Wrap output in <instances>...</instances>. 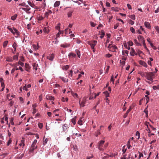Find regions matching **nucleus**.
<instances>
[{
  "instance_id": "nucleus-47",
  "label": "nucleus",
  "mask_w": 159,
  "mask_h": 159,
  "mask_svg": "<svg viewBox=\"0 0 159 159\" xmlns=\"http://www.w3.org/2000/svg\"><path fill=\"white\" fill-rule=\"evenodd\" d=\"M90 25L92 27H94L96 25V24L93 22H91L90 23Z\"/></svg>"
},
{
  "instance_id": "nucleus-61",
  "label": "nucleus",
  "mask_w": 159,
  "mask_h": 159,
  "mask_svg": "<svg viewBox=\"0 0 159 159\" xmlns=\"http://www.w3.org/2000/svg\"><path fill=\"white\" fill-rule=\"evenodd\" d=\"M129 45L130 46H132L133 45V43L132 41H129L128 42Z\"/></svg>"
},
{
  "instance_id": "nucleus-44",
  "label": "nucleus",
  "mask_w": 159,
  "mask_h": 159,
  "mask_svg": "<svg viewBox=\"0 0 159 159\" xmlns=\"http://www.w3.org/2000/svg\"><path fill=\"white\" fill-rule=\"evenodd\" d=\"M146 73H147V72H142V74H141V75L142 77L145 76L146 77Z\"/></svg>"
},
{
  "instance_id": "nucleus-8",
  "label": "nucleus",
  "mask_w": 159,
  "mask_h": 159,
  "mask_svg": "<svg viewBox=\"0 0 159 159\" xmlns=\"http://www.w3.org/2000/svg\"><path fill=\"white\" fill-rule=\"evenodd\" d=\"M139 62L140 64L143 65L145 67H147V64L144 61L140 60L139 61Z\"/></svg>"
},
{
  "instance_id": "nucleus-43",
  "label": "nucleus",
  "mask_w": 159,
  "mask_h": 159,
  "mask_svg": "<svg viewBox=\"0 0 159 159\" xmlns=\"http://www.w3.org/2000/svg\"><path fill=\"white\" fill-rule=\"evenodd\" d=\"M23 89L24 90H25L26 91H27L28 90V89L26 87V84H25V85L23 87Z\"/></svg>"
},
{
  "instance_id": "nucleus-31",
  "label": "nucleus",
  "mask_w": 159,
  "mask_h": 159,
  "mask_svg": "<svg viewBox=\"0 0 159 159\" xmlns=\"http://www.w3.org/2000/svg\"><path fill=\"white\" fill-rule=\"evenodd\" d=\"M142 42H143V45L144 47V48L146 49L147 50H148L147 47H146V44H145V42L144 40V39H143V41H142Z\"/></svg>"
},
{
  "instance_id": "nucleus-38",
  "label": "nucleus",
  "mask_w": 159,
  "mask_h": 159,
  "mask_svg": "<svg viewBox=\"0 0 159 159\" xmlns=\"http://www.w3.org/2000/svg\"><path fill=\"white\" fill-rule=\"evenodd\" d=\"M156 30L159 33V27L158 26H156L154 27Z\"/></svg>"
},
{
  "instance_id": "nucleus-46",
  "label": "nucleus",
  "mask_w": 159,
  "mask_h": 159,
  "mask_svg": "<svg viewBox=\"0 0 159 159\" xmlns=\"http://www.w3.org/2000/svg\"><path fill=\"white\" fill-rule=\"evenodd\" d=\"M38 125L40 129H41L43 127V124L41 123H39L38 124Z\"/></svg>"
},
{
  "instance_id": "nucleus-40",
  "label": "nucleus",
  "mask_w": 159,
  "mask_h": 159,
  "mask_svg": "<svg viewBox=\"0 0 159 159\" xmlns=\"http://www.w3.org/2000/svg\"><path fill=\"white\" fill-rule=\"evenodd\" d=\"M101 134L100 130H98L97 131V133H96L95 136L97 137L98 135H100Z\"/></svg>"
},
{
  "instance_id": "nucleus-29",
  "label": "nucleus",
  "mask_w": 159,
  "mask_h": 159,
  "mask_svg": "<svg viewBox=\"0 0 159 159\" xmlns=\"http://www.w3.org/2000/svg\"><path fill=\"white\" fill-rule=\"evenodd\" d=\"M68 56L69 57L72 56L73 57H76V55L74 53H70L69 54Z\"/></svg>"
},
{
  "instance_id": "nucleus-4",
  "label": "nucleus",
  "mask_w": 159,
  "mask_h": 159,
  "mask_svg": "<svg viewBox=\"0 0 159 159\" xmlns=\"http://www.w3.org/2000/svg\"><path fill=\"white\" fill-rule=\"evenodd\" d=\"M108 48L109 50L113 52L115 51L116 49H117V48L116 46L110 43L109 44Z\"/></svg>"
},
{
  "instance_id": "nucleus-16",
  "label": "nucleus",
  "mask_w": 159,
  "mask_h": 159,
  "mask_svg": "<svg viewBox=\"0 0 159 159\" xmlns=\"http://www.w3.org/2000/svg\"><path fill=\"white\" fill-rule=\"evenodd\" d=\"M60 1H57L55 2V3L54 4V6L55 7H58L60 4Z\"/></svg>"
},
{
  "instance_id": "nucleus-59",
  "label": "nucleus",
  "mask_w": 159,
  "mask_h": 159,
  "mask_svg": "<svg viewBox=\"0 0 159 159\" xmlns=\"http://www.w3.org/2000/svg\"><path fill=\"white\" fill-rule=\"evenodd\" d=\"M19 5L20 6H24L25 5V2H23L19 4Z\"/></svg>"
},
{
  "instance_id": "nucleus-19",
  "label": "nucleus",
  "mask_w": 159,
  "mask_h": 159,
  "mask_svg": "<svg viewBox=\"0 0 159 159\" xmlns=\"http://www.w3.org/2000/svg\"><path fill=\"white\" fill-rule=\"evenodd\" d=\"M76 54L78 56V57L80 58V51L77 49L75 50Z\"/></svg>"
},
{
  "instance_id": "nucleus-63",
  "label": "nucleus",
  "mask_w": 159,
  "mask_h": 159,
  "mask_svg": "<svg viewBox=\"0 0 159 159\" xmlns=\"http://www.w3.org/2000/svg\"><path fill=\"white\" fill-rule=\"evenodd\" d=\"M20 60L22 61H25L24 58L23 56H21L20 57Z\"/></svg>"
},
{
  "instance_id": "nucleus-39",
  "label": "nucleus",
  "mask_w": 159,
  "mask_h": 159,
  "mask_svg": "<svg viewBox=\"0 0 159 159\" xmlns=\"http://www.w3.org/2000/svg\"><path fill=\"white\" fill-rule=\"evenodd\" d=\"M18 63L22 66H24V63L20 61H19L18 62Z\"/></svg>"
},
{
  "instance_id": "nucleus-26",
  "label": "nucleus",
  "mask_w": 159,
  "mask_h": 159,
  "mask_svg": "<svg viewBox=\"0 0 159 159\" xmlns=\"http://www.w3.org/2000/svg\"><path fill=\"white\" fill-rule=\"evenodd\" d=\"M17 17V15L16 14L14 16H12L11 17V19L13 20H14L16 19Z\"/></svg>"
},
{
  "instance_id": "nucleus-24",
  "label": "nucleus",
  "mask_w": 159,
  "mask_h": 159,
  "mask_svg": "<svg viewBox=\"0 0 159 159\" xmlns=\"http://www.w3.org/2000/svg\"><path fill=\"white\" fill-rule=\"evenodd\" d=\"M152 88L154 90H159V85L157 86H153L152 87Z\"/></svg>"
},
{
  "instance_id": "nucleus-14",
  "label": "nucleus",
  "mask_w": 159,
  "mask_h": 159,
  "mask_svg": "<svg viewBox=\"0 0 159 159\" xmlns=\"http://www.w3.org/2000/svg\"><path fill=\"white\" fill-rule=\"evenodd\" d=\"M131 109V107H130L127 110L126 112L124 115V117L125 118L127 116L128 114L130 111Z\"/></svg>"
},
{
  "instance_id": "nucleus-60",
  "label": "nucleus",
  "mask_w": 159,
  "mask_h": 159,
  "mask_svg": "<svg viewBox=\"0 0 159 159\" xmlns=\"http://www.w3.org/2000/svg\"><path fill=\"white\" fill-rule=\"evenodd\" d=\"M71 121L73 125H75V120L74 119H72Z\"/></svg>"
},
{
  "instance_id": "nucleus-10",
  "label": "nucleus",
  "mask_w": 159,
  "mask_h": 159,
  "mask_svg": "<svg viewBox=\"0 0 159 159\" xmlns=\"http://www.w3.org/2000/svg\"><path fill=\"white\" fill-rule=\"evenodd\" d=\"M144 25L148 29H150L151 28L149 22L147 21L145 22Z\"/></svg>"
},
{
  "instance_id": "nucleus-52",
  "label": "nucleus",
  "mask_w": 159,
  "mask_h": 159,
  "mask_svg": "<svg viewBox=\"0 0 159 159\" xmlns=\"http://www.w3.org/2000/svg\"><path fill=\"white\" fill-rule=\"evenodd\" d=\"M25 67L27 68V69H29V64L28 63H26L25 64Z\"/></svg>"
},
{
  "instance_id": "nucleus-62",
  "label": "nucleus",
  "mask_w": 159,
  "mask_h": 159,
  "mask_svg": "<svg viewBox=\"0 0 159 159\" xmlns=\"http://www.w3.org/2000/svg\"><path fill=\"white\" fill-rule=\"evenodd\" d=\"M111 81L113 82V84L114 83V79L113 78V76H112L111 77Z\"/></svg>"
},
{
  "instance_id": "nucleus-1",
  "label": "nucleus",
  "mask_w": 159,
  "mask_h": 159,
  "mask_svg": "<svg viewBox=\"0 0 159 159\" xmlns=\"http://www.w3.org/2000/svg\"><path fill=\"white\" fill-rule=\"evenodd\" d=\"M105 142V141L102 140L98 142L97 147L100 151H104V148L103 147Z\"/></svg>"
},
{
  "instance_id": "nucleus-3",
  "label": "nucleus",
  "mask_w": 159,
  "mask_h": 159,
  "mask_svg": "<svg viewBox=\"0 0 159 159\" xmlns=\"http://www.w3.org/2000/svg\"><path fill=\"white\" fill-rule=\"evenodd\" d=\"M37 141L36 139H35L30 149V152H33L34 150L37 148V146H35Z\"/></svg>"
},
{
  "instance_id": "nucleus-49",
  "label": "nucleus",
  "mask_w": 159,
  "mask_h": 159,
  "mask_svg": "<svg viewBox=\"0 0 159 159\" xmlns=\"http://www.w3.org/2000/svg\"><path fill=\"white\" fill-rule=\"evenodd\" d=\"M43 18L42 16H39V17L38 20H43Z\"/></svg>"
},
{
  "instance_id": "nucleus-57",
  "label": "nucleus",
  "mask_w": 159,
  "mask_h": 159,
  "mask_svg": "<svg viewBox=\"0 0 159 159\" xmlns=\"http://www.w3.org/2000/svg\"><path fill=\"white\" fill-rule=\"evenodd\" d=\"M72 70H70V72L69 73V75L71 77L72 76Z\"/></svg>"
},
{
  "instance_id": "nucleus-53",
  "label": "nucleus",
  "mask_w": 159,
  "mask_h": 159,
  "mask_svg": "<svg viewBox=\"0 0 159 159\" xmlns=\"http://www.w3.org/2000/svg\"><path fill=\"white\" fill-rule=\"evenodd\" d=\"M10 94H8L7 95V99L8 100H11V99L10 98Z\"/></svg>"
},
{
  "instance_id": "nucleus-56",
  "label": "nucleus",
  "mask_w": 159,
  "mask_h": 159,
  "mask_svg": "<svg viewBox=\"0 0 159 159\" xmlns=\"http://www.w3.org/2000/svg\"><path fill=\"white\" fill-rule=\"evenodd\" d=\"M108 145V143H106L105 144H104V146L103 147L104 148V149L107 148V147Z\"/></svg>"
},
{
  "instance_id": "nucleus-6",
  "label": "nucleus",
  "mask_w": 159,
  "mask_h": 159,
  "mask_svg": "<svg viewBox=\"0 0 159 159\" xmlns=\"http://www.w3.org/2000/svg\"><path fill=\"white\" fill-rule=\"evenodd\" d=\"M86 101V98L85 97L83 98L81 102H80V100L79 101V103L80 106L81 107H84L85 105H84Z\"/></svg>"
},
{
  "instance_id": "nucleus-50",
  "label": "nucleus",
  "mask_w": 159,
  "mask_h": 159,
  "mask_svg": "<svg viewBox=\"0 0 159 159\" xmlns=\"http://www.w3.org/2000/svg\"><path fill=\"white\" fill-rule=\"evenodd\" d=\"M127 7H128V8L129 9H130V10L132 9V8L131 7V6L129 4H127Z\"/></svg>"
},
{
  "instance_id": "nucleus-64",
  "label": "nucleus",
  "mask_w": 159,
  "mask_h": 159,
  "mask_svg": "<svg viewBox=\"0 0 159 159\" xmlns=\"http://www.w3.org/2000/svg\"><path fill=\"white\" fill-rule=\"evenodd\" d=\"M159 12V7L157 8L156 10L155 11V12L156 13H158Z\"/></svg>"
},
{
  "instance_id": "nucleus-9",
  "label": "nucleus",
  "mask_w": 159,
  "mask_h": 159,
  "mask_svg": "<svg viewBox=\"0 0 159 159\" xmlns=\"http://www.w3.org/2000/svg\"><path fill=\"white\" fill-rule=\"evenodd\" d=\"M20 9H21L25 11H26L27 13H30V12H28L30 10V7H26V8H20Z\"/></svg>"
},
{
  "instance_id": "nucleus-22",
  "label": "nucleus",
  "mask_w": 159,
  "mask_h": 159,
  "mask_svg": "<svg viewBox=\"0 0 159 159\" xmlns=\"http://www.w3.org/2000/svg\"><path fill=\"white\" fill-rule=\"evenodd\" d=\"M67 126L66 125H64L63 126V131H65L67 129Z\"/></svg>"
},
{
  "instance_id": "nucleus-18",
  "label": "nucleus",
  "mask_w": 159,
  "mask_h": 159,
  "mask_svg": "<svg viewBox=\"0 0 159 159\" xmlns=\"http://www.w3.org/2000/svg\"><path fill=\"white\" fill-rule=\"evenodd\" d=\"M19 56V53H17L15 55H14L13 57V60H17L18 59V57Z\"/></svg>"
},
{
  "instance_id": "nucleus-25",
  "label": "nucleus",
  "mask_w": 159,
  "mask_h": 159,
  "mask_svg": "<svg viewBox=\"0 0 159 159\" xmlns=\"http://www.w3.org/2000/svg\"><path fill=\"white\" fill-rule=\"evenodd\" d=\"M101 36H100V38L102 39L105 35V32L103 31L102 30L101 31Z\"/></svg>"
},
{
  "instance_id": "nucleus-36",
  "label": "nucleus",
  "mask_w": 159,
  "mask_h": 159,
  "mask_svg": "<svg viewBox=\"0 0 159 159\" xmlns=\"http://www.w3.org/2000/svg\"><path fill=\"white\" fill-rule=\"evenodd\" d=\"M111 10L114 11H118V10L117 8H115L114 7H112L111 8Z\"/></svg>"
},
{
  "instance_id": "nucleus-37",
  "label": "nucleus",
  "mask_w": 159,
  "mask_h": 159,
  "mask_svg": "<svg viewBox=\"0 0 159 159\" xmlns=\"http://www.w3.org/2000/svg\"><path fill=\"white\" fill-rule=\"evenodd\" d=\"M130 29L131 32L133 33H135V30L133 27H130Z\"/></svg>"
},
{
  "instance_id": "nucleus-2",
  "label": "nucleus",
  "mask_w": 159,
  "mask_h": 159,
  "mask_svg": "<svg viewBox=\"0 0 159 159\" xmlns=\"http://www.w3.org/2000/svg\"><path fill=\"white\" fill-rule=\"evenodd\" d=\"M154 75V73L152 72H147L146 73V76L147 79L148 80L153 82V76Z\"/></svg>"
},
{
  "instance_id": "nucleus-55",
  "label": "nucleus",
  "mask_w": 159,
  "mask_h": 159,
  "mask_svg": "<svg viewBox=\"0 0 159 159\" xmlns=\"http://www.w3.org/2000/svg\"><path fill=\"white\" fill-rule=\"evenodd\" d=\"M49 99L50 100H53L54 99V98L52 96H49Z\"/></svg>"
},
{
  "instance_id": "nucleus-45",
  "label": "nucleus",
  "mask_w": 159,
  "mask_h": 159,
  "mask_svg": "<svg viewBox=\"0 0 159 159\" xmlns=\"http://www.w3.org/2000/svg\"><path fill=\"white\" fill-rule=\"evenodd\" d=\"M134 42L138 46H140L141 44L138 42H137V40L136 39L134 40Z\"/></svg>"
},
{
  "instance_id": "nucleus-12",
  "label": "nucleus",
  "mask_w": 159,
  "mask_h": 159,
  "mask_svg": "<svg viewBox=\"0 0 159 159\" xmlns=\"http://www.w3.org/2000/svg\"><path fill=\"white\" fill-rule=\"evenodd\" d=\"M130 54L131 56H134V54L137 55V53L135 52L133 48H131V51L130 52Z\"/></svg>"
},
{
  "instance_id": "nucleus-7",
  "label": "nucleus",
  "mask_w": 159,
  "mask_h": 159,
  "mask_svg": "<svg viewBox=\"0 0 159 159\" xmlns=\"http://www.w3.org/2000/svg\"><path fill=\"white\" fill-rule=\"evenodd\" d=\"M54 57V55L52 53L51 54L49 55L47 57V58L50 61H52Z\"/></svg>"
},
{
  "instance_id": "nucleus-13",
  "label": "nucleus",
  "mask_w": 159,
  "mask_h": 159,
  "mask_svg": "<svg viewBox=\"0 0 159 159\" xmlns=\"http://www.w3.org/2000/svg\"><path fill=\"white\" fill-rule=\"evenodd\" d=\"M12 46L13 48H14V49H15V52H13V54H15L16 51V48L17 46V44L15 42L13 43Z\"/></svg>"
},
{
  "instance_id": "nucleus-17",
  "label": "nucleus",
  "mask_w": 159,
  "mask_h": 159,
  "mask_svg": "<svg viewBox=\"0 0 159 159\" xmlns=\"http://www.w3.org/2000/svg\"><path fill=\"white\" fill-rule=\"evenodd\" d=\"M13 30H14L15 34H16V35H17V36H16V37H17V36L19 35V32L18 31V30L16 29V28H13Z\"/></svg>"
},
{
  "instance_id": "nucleus-27",
  "label": "nucleus",
  "mask_w": 159,
  "mask_h": 159,
  "mask_svg": "<svg viewBox=\"0 0 159 159\" xmlns=\"http://www.w3.org/2000/svg\"><path fill=\"white\" fill-rule=\"evenodd\" d=\"M6 61L8 62H11L13 61V59L11 57H8L7 58Z\"/></svg>"
},
{
  "instance_id": "nucleus-23",
  "label": "nucleus",
  "mask_w": 159,
  "mask_h": 159,
  "mask_svg": "<svg viewBox=\"0 0 159 159\" xmlns=\"http://www.w3.org/2000/svg\"><path fill=\"white\" fill-rule=\"evenodd\" d=\"M8 42L7 41H6L4 42L3 45V48H5L7 45Z\"/></svg>"
},
{
  "instance_id": "nucleus-15",
  "label": "nucleus",
  "mask_w": 159,
  "mask_h": 159,
  "mask_svg": "<svg viewBox=\"0 0 159 159\" xmlns=\"http://www.w3.org/2000/svg\"><path fill=\"white\" fill-rule=\"evenodd\" d=\"M28 2L29 5H30L31 7H33L34 8H35V7L36 6L34 3L29 1Z\"/></svg>"
},
{
  "instance_id": "nucleus-35",
  "label": "nucleus",
  "mask_w": 159,
  "mask_h": 159,
  "mask_svg": "<svg viewBox=\"0 0 159 159\" xmlns=\"http://www.w3.org/2000/svg\"><path fill=\"white\" fill-rule=\"evenodd\" d=\"M136 135L138 136L137 139H139L140 138V134L138 131L136 132Z\"/></svg>"
},
{
  "instance_id": "nucleus-41",
  "label": "nucleus",
  "mask_w": 159,
  "mask_h": 159,
  "mask_svg": "<svg viewBox=\"0 0 159 159\" xmlns=\"http://www.w3.org/2000/svg\"><path fill=\"white\" fill-rule=\"evenodd\" d=\"M129 24L133 25L134 24V22L131 20H129Z\"/></svg>"
},
{
  "instance_id": "nucleus-28",
  "label": "nucleus",
  "mask_w": 159,
  "mask_h": 159,
  "mask_svg": "<svg viewBox=\"0 0 159 159\" xmlns=\"http://www.w3.org/2000/svg\"><path fill=\"white\" fill-rule=\"evenodd\" d=\"M148 106H147V108H146L144 111V112H145L146 115V117H148V111L147 110V108H148Z\"/></svg>"
},
{
  "instance_id": "nucleus-58",
  "label": "nucleus",
  "mask_w": 159,
  "mask_h": 159,
  "mask_svg": "<svg viewBox=\"0 0 159 159\" xmlns=\"http://www.w3.org/2000/svg\"><path fill=\"white\" fill-rule=\"evenodd\" d=\"M78 124H79V125H82V121L81 120H79L78 121Z\"/></svg>"
},
{
  "instance_id": "nucleus-30",
  "label": "nucleus",
  "mask_w": 159,
  "mask_h": 159,
  "mask_svg": "<svg viewBox=\"0 0 159 159\" xmlns=\"http://www.w3.org/2000/svg\"><path fill=\"white\" fill-rule=\"evenodd\" d=\"M72 12L73 11H69V12H68L67 16L68 17H70L71 16Z\"/></svg>"
},
{
  "instance_id": "nucleus-54",
  "label": "nucleus",
  "mask_w": 159,
  "mask_h": 159,
  "mask_svg": "<svg viewBox=\"0 0 159 159\" xmlns=\"http://www.w3.org/2000/svg\"><path fill=\"white\" fill-rule=\"evenodd\" d=\"M10 122L11 125H13L14 122H13V119L12 118H11L10 120Z\"/></svg>"
},
{
  "instance_id": "nucleus-51",
  "label": "nucleus",
  "mask_w": 159,
  "mask_h": 159,
  "mask_svg": "<svg viewBox=\"0 0 159 159\" xmlns=\"http://www.w3.org/2000/svg\"><path fill=\"white\" fill-rule=\"evenodd\" d=\"M47 141H48V139L47 138H46L43 141V144L44 145H45L47 143Z\"/></svg>"
},
{
  "instance_id": "nucleus-5",
  "label": "nucleus",
  "mask_w": 159,
  "mask_h": 159,
  "mask_svg": "<svg viewBox=\"0 0 159 159\" xmlns=\"http://www.w3.org/2000/svg\"><path fill=\"white\" fill-rule=\"evenodd\" d=\"M97 41L96 40H93V41H89L88 42V44L90 45L91 47V48L93 49H94V48L96 43Z\"/></svg>"
},
{
  "instance_id": "nucleus-20",
  "label": "nucleus",
  "mask_w": 159,
  "mask_h": 159,
  "mask_svg": "<svg viewBox=\"0 0 159 159\" xmlns=\"http://www.w3.org/2000/svg\"><path fill=\"white\" fill-rule=\"evenodd\" d=\"M7 29L9 30L13 34H15V32L10 27V26H8L7 27Z\"/></svg>"
},
{
  "instance_id": "nucleus-21",
  "label": "nucleus",
  "mask_w": 159,
  "mask_h": 159,
  "mask_svg": "<svg viewBox=\"0 0 159 159\" xmlns=\"http://www.w3.org/2000/svg\"><path fill=\"white\" fill-rule=\"evenodd\" d=\"M61 46L63 48H66L70 46V45L69 44H61Z\"/></svg>"
},
{
  "instance_id": "nucleus-42",
  "label": "nucleus",
  "mask_w": 159,
  "mask_h": 159,
  "mask_svg": "<svg viewBox=\"0 0 159 159\" xmlns=\"http://www.w3.org/2000/svg\"><path fill=\"white\" fill-rule=\"evenodd\" d=\"M43 31L44 33H48V30H47V28L46 27H44L43 28Z\"/></svg>"
},
{
  "instance_id": "nucleus-32",
  "label": "nucleus",
  "mask_w": 159,
  "mask_h": 159,
  "mask_svg": "<svg viewBox=\"0 0 159 159\" xmlns=\"http://www.w3.org/2000/svg\"><path fill=\"white\" fill-rule=\"evenodd\" d=\"M129 17L131 19L134 20L135 19V16L134 15H131L129 16Z\"/></svg>"
},
{
  "instance_id": "nucleus-33",
  "label": "nucleus",
  "mask_w": 159,
  "mask_h": 159,
  "mask_svg": "<svg viewBox=\"0 0 159 159\" xmlns=\"http://www.w3.org/2000/svg\"><path fill=\"white\" fill-rule=\"evenodd\" d=\"M127 146L128 149L130 148L131 147L130 144L129 140L127 142Z\"/></svg>"
},
{
  "instance_id": "nucleus-11",
  "label": "nucleus",
  "mask_w": 159,
  "mask_h": 159,
  "mask_svg": "<svg viewBox=\"0 0 159 159\" xmlns=\"http://www.w3.org/2000/svg\"><path fill=\"white\" fill-rule=\"evenodd\" d=\"M32 65L33 66V69H35L36 70H37V67L38 66V64L35 63H32Z\"/></svg>"
},
{
  "instance_id": "nucleus-48",
  "label": "nucleus",
  "mask_w": 159,
  "mask_h": 159,
  "mask_svg": "<svg viewBox=\"0 0 159 159\" xmlns=\"http://www.w3.org/2000/svg\"><path fill=\"white\" fill-rule=\"evenodd\" d=\"M119 26V23H117L116 24L114 25V29H116Z\"/></svg>"
},
{
  "instance_id": "nucleus-34",
  "label": "nucleus",
  "mask_w": 159,
  "mask_h": 159,
  "mask_svg": "<svg viewBox=\"0 0 159 159\" xmlns=\"http://www.w3.org/2000/svg\"><path fill=\"white\" fill-rule=\"evenodd\" d=\"M129 51L128 50L123 51L122 52L123 55H125V53L128 54Z\"/></svg>"
}]
</instances>
